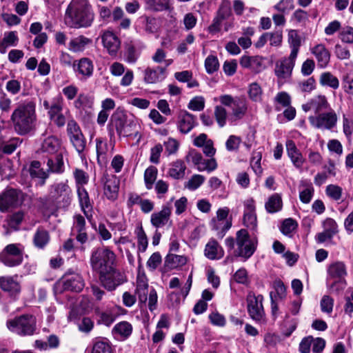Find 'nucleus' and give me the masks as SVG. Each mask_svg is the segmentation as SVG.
<instances>
[{
    "label": "nucleus",
    "instance_id": "obj_1",
    "mask_svg": "<svg viewBox=\"0 0 353 353\" xmlns=\"http://www.w3.org/2000/svg\"><path fill=\"white\" fill-rule=\"evenodd\" d=\"M11 121L17 134L23 136L31 132L37 121L35 101L28 99L19 103L11 115Z\"/></svg>",
    "mask_w": 353,
    "mask_h": 353
},
{
    "label": "nucleus",
    "instance_id": "obj_2",
    "mask_svg": "<svg viewBox=\"0 0 353 353\" xmlns=\"http://www.w3.org/2000/svg\"><path fill=\"white\" fill-rule=\"evenodd\" d=\"M94 14L88 0H72L68 6L64 21L70 28H80L90 26Z\"/></svg>",
    "mask_w": 353,
    "mask_h": 353
},
{
    "label": "nucleus",
    "instance_id": "obj_3",
    "mask_svg": "<svg viewBox=\"0 0 353 353\" xmlns=\"http://www.w3.org/2000/svg\"><path fill=\"white\" fill-rule=\"evenodd\" d=\"M111 123L115 128L119 136L138 137V141L141 135L137 130V124L135 120L128 119L123 109L118 108L111 116Z\"/></svg>",
    "mask_w": 353,
    "mask_h": 353
},
{
    "label": "nucleus",
    "instance_id": "obj_4",
    "mask_svg": "<svg viewBox=\"0 0 353 353\" xmlns=\"http://www.w3.org/2000/svg\"><path fill=\"white\" fill-rule=\"evenodd\" d=\"M117 256L108 247L98 248L92 252L90 263L93 271L100 273L115 266Z\"/></svg>",
    "mask_w": 353,
    "mask_h": 353
},
{
    "label": "nucleus",
    "instance_id": "obj_5",
    "mask_svg": "<svg viewBox=\"0 0 353 353\" xmlns=\"http://www.w3.org/2000/svg\"><path fill=\"white\" fill-rule=\"evenodd\" d=\"M236 250L235 255L243 259L246 261L255 252L258 239L256 236H250L247 230L241 229L236 233Z\"/></svg>",
    "mask_w": 353,
    "mask_h": 353
},
{
    "label": "nucleus",
    "instance_id": "obj_6",
    "mask_svg": "<svg viewBox=\"0 0 353 353\" xmlns=\"http://www.w3.org/2000/svg\"><path fill=\"white\" fill-rule=\"evenodd\" d=\"M10 331L19 336H32L37 330L36 318L30 314H23L6 322Z\"/></svg>",
    "mask_w": 353,
    "mask_h": 353
},
{
    "label": "nucleus",
    "instance_id": "obj_7",
    "mask_svg": "<svg viewBox=\"0 0 353 353\" xmlns=\"http://www.w3.org/2000/svg\"><path fill=\"white\" fill-rule=\"evenodd\" d=\"M135 294L138 296L141 305H145L148 299L149 310L153 311L156 309L157 303V292L153 288L149 290L148 279L144 273H139L137 275Z\"/></svg>",
    "mask_w": 353,
    "mask_h": 353
},
{
    "label": "nucleus",
    "instance_id": "obj_8",
    "mask_svg": "<svg viewBox=\"0 0 353 353\" xmlns=\"http://www.w3.org/2000/svg\"><path fill=\"white\" fill-rule=\"evenodd\" d=\"M24 247L20 243H10L2 250L1 263L9 268L20 265L23 261Z\"/></svg>",
    "mask_w": 353,
    "mask_h": 353
},
{
    "label": "nucleus",
    "instance_id": "obj_9",
    "mask_svg": "<svg viewBox=\"0 0 353 353\" xmlns=\"http://www.w3.org/2000/svg\"><path fill=\"white\" fill-rule=\"evenodd\" d=\"M26 194L19 189L7 188L0 194V210L5 212L10 208H17L23 203Z\"/></svg>",
    "mask_w": 353,
    "mask_h": 353
},
{
    "label": "nucleus",
    "instance_id": "obj_10",
    "mask_svg": "<svg viewBox=\"0 0 353 353\" xmlns=\"http://www.w3.org/2000/svg\"><path fill=\"white\" fill-rule=\"evenodd\" d=\"M72 190L67 181L55 183L49 189L50 199L59 205H68L71 200Z\"/></svg>",
    "mask_w": 353,
    "mask_h": 353
},
{
    "label": "nucleus",
    "instance_id": "obj_11",
    "mask_svg": "<svg viewBox=\"0 0 353 353\" xmlns=\"http://www.w3.org/2000/svg\"><path fill=\"white\" fill-rule=\"evenodd\" d=\"M66 132L70 143L78 154L81 155L86 147V139L80 126L74 119L69 120L67 123Z\"/></svg>",
    "mask_w": 353,
    "mask_h": 353
},
{
    "label": "nucleus",
    "instance_id": "obj_12",
    "mask_svg": "<svg viewBox=\"0 0 353 353\" xmlns=\"http://www.w3.org/2000/svg\"><path fill=\"white\" fill-rule=\"evenodd\" d=\"M99 278L101 285L108 291L114 290L126 281L125 274L116 269L115 266L99 273Z\"/></svg>",
    "mask_w": 353,
    "mask_h": 353
},
{
    "label": "nucleus",
    "instance_id": "obj_13",
    "mask_svg": "<svg viewBox=\"0 0 353 353\" xmlns=\"http://www.w3.org/2000/svg\"><path fill=\"white\" fill-rule=\"evenodd\" d=\"M263 301V296L261 294L256 296L250 292L247 296L248 314L256 322L262 321L265 317Z\"/></svg>",
    "mask_w": 353,
    "mask_h": 353
},
{
    "label": "nucleus",
    "instance_id": "obj_14",
    "mask_svg": "<svg viewBox=\"0 0 353 353\" xmlns=\"http://www.w3.org/2000/svg\"><path fill=\"white\" fill-rule=\"evenodd\" d=\"M308 120L311 125L315 128L331 130L336 124L337 116L335 112L332 110L316 116H310Z\"/></svg>",
    "mask_w": 353,
    "mask_h": 353
},
{
    "label": "nucleus",
    "instance_id": "obj_15",
    "mask_svg": "<svg viewBox=\"0 0 353 353\" xmlns=\"http://www.w3.org/2000/svg\"><path fill=\"white\" fill-rule=\"evenodd\" d=\"M59 285H61L63 290L73 292H80L84 288V280L79 273L69 270L59 281Z\"/></svg>",
    "mask_w": 353,
    "mask_h": 353
},
{
    "label": "nucleus",
    "instance_id": "obj_16",
    "mask_svg": "<svg viewBox=\"0 0 353 353\" xmlns=\"http://www.w3.org/2000/svg\"><path fill=\"white\" fill-rule=\"evenodd\" d=\"M0 289L6 292L11 298L17 299L21 292V286L18 281V276H0Z\"/></svg>",
    "mask_w": 353,
    "mask_h": 353
},
{
    "label": "nucleus",
    "instance_id": "obj_17",
    "mask_svg": "<svg viewBox=\"0 0 353 353\" xmlns=\"http://www.w3.org/2000/svg\"><path fill=\"white\" fill-rule=\"evenodd\" d=\"M244 211L243 221L245 226L252 230H256L257 219L256 214L255 201L252 198L248 199L243 202Z\"/></svg>",
    "mask_w": 353,
    "mask_h": 353
},
{
    "label": "nucleus",
    "instance_id": "obj_18",
    "mask_svg": "<svg viewBox=\"0 0 353 353\" xmlns=\"http://www.w3.org/2000/svg\"><path fill=\"white\" fill-rule=\"evenodd\" d=\"M296 57H292L290 54L288 57L282 58L276 61L274 72L279 79H285L291 76Z\"/></svg>",
    "mask_w": 353,
    "mask_h": 353
},
{
    "label": "nucleus",
    "instance_id": "obj_19",
    "mask_svg": "<svg viewBox=\"0 0 353 353\" xmlns=\"http://www.w3.org/2000/svg\"><path fill=\"white\" fill-rule=\"evenodd\" d=\"M103 181L104 194L110 200H116L119 194V179L115 175L106 174L103 176Z\"/></svg>",
    "mask_w": 353,
    "mask_h": 353
},
{
    "label": "nucleus",
    "instance_id": "obj_20",
    "mask_svg": "<svg viewBox=\"0 0 353 353\" xmlns=\"http://www.w3.org/2000/svg\"><path fill=\"white\" fill-rule=\"evenodd\" d=\"M103 47L107 49L108 53L116 55L121 46V41L119 37L112 31L107 30L101 36Z\"/></svg>",
    "mask_w": 353,
    "mask_h": 353
},
{
    "label": "nucleus",
    "instance_id": "obj_21",
    "mask_svg": "<svg viewBox=\"0 0 353 353\" xmlns=\"http://www.w3.org/2000/svg\"><path fill=\"white\" fill-rule=\"evenodd\" d=\"M172 208L169 205H163L159 212H154L151 215V224L157 228H162L170 223Z\"/></svg>",
    "mask_w": 353,
    "mask_h": 353
},
{
    "label": "nucleus",
    "instance_id": "obj_22",
    "mask_svg": "<svg viewBox=\"0 0 353 353\" xmlns=\"http://www.w3.org/2000/svg\"><path fill=\"white\" fill-rule=\"evenodd\" d=\"M329 103L325 96L318 95L312 98L306 103L302 105V109L305 112L313 110L316 114H319L321 112L328 108Z\"/></svg>",
    "mask_w": 353,
    "mask_h": 353
},
{
    "label": "nucleus",
    "instance_id": "obj_23",
    "mask_svg": "<svg viewBox=\"0 0 353 353\" xmlns=\"http://www.w3.org/2000/svg\"><path fill=\"white\" fill-rule=\"evenodd\" d=\"M85 220L81 214H76L74 216V222L72 228V234L77 232L76 239L81 244L87 242L88 236L86 232Z\"/></svg>",
    "mask_w": 353,
    "mask_h": 353
},
{
    "label": "nucleus",
    "instance_id": "obj_24",
    "mask_svg": "<svg viewBox=\"0 0 353 353\" xmlns=\"http://www.w3.org/2000/svg\"><path fill=\"white\" fill-rule=\"evenodd\" d=\"M196 125V118L193 114L184 112L179 116L177 128L182 134L189 133Z\"/></svg>",
    "mask_w": 353,
    "mask_h": 353
},
{
    "label": "nucleus",
    "instance_id": "obj_25",
    "mask_svg": "<svg viewBox=\"0 0 353 353\" xmlns=\"http://www.w3.org/2000/svg\"><path fill=\"white\" fill-rule=\"evenodd\" d=\"M286 150L288 156L290 159L295 168H301L305 161L301 152L297 149L294 142L292 140H288L286 142Z\"/></svg>",
    "mask_w": 353,
    "mask_h": 353
},
{
    "label": "nucleus",
    "instance_id": "obj_26",
    "mask_svg": "<svg viewBox=\"0 0 353 353\" xmlns=\"http://www.w3.org/2000/svg\"><path fill=\"white\" fill-rule=\"evenodd\" d=\"M310 51L315 57L319 67L324 68L327 65L330 59V53L325 45L322 43L317 44L312 48Z\"/></svg>",
    "mask_w": 353,
    "mask_h": 353
},
{
    "label": "nucleus",
    "instance_id": "obj_27",
    "mask_svg": "<svg viewBox=\"0 0 353 353\" xmlns=\"http://www.w3.org/2000/svg\"><path fill=\"white\" fill-rule=\"evenodd\" d=\"M74 70L82 76V79H87L92 75L94 65L90 59L82 58L74 64Z\"/></svg>",
    "mask_w": 353,
    "mask_h": 353
},
{
    "label": "nucleus",
    "instance_id": "obj_28",
    "mask_svg": "<svg viewBox=\"0 0 353 353\" xmlns=\"http://www.w3.org/2000/svg\"><path fill=\"white\" fill-rule=\"evenodd\" d=\"M166 77V69L163 67H157L156 69L148 68L144 72V81L147 83H156L161 81Z\"/></svg>",
    "mask_w": 353,
    "mask_h": 353
},
{
    "label": "nucleus",
    "instance_id": "obj_29",
    "mask_svg": "<svg viewBox=\"0 0 353 353\" xmlns=\"http://www.w3.org/2000/svg\"><path fill=\"white\" fill-rule=\"evenodd\" d=\"M205 256L210 260H216L222 258L224 251L222 247L214 239H211L205 245Z\"/></svg>",
    "mask_w": 353,
    "mask_h": 353
},
{
    "label": "nucleus",
    "instance_id": "obj_30",
    "mask_svg": "<svg viewBox=\"0 0 353 353\" xmlns=\"http://www.w3.org/2000/svg\"><path fill=\"white\" fill-rule=\"evenodd\" d=\"M231 109L232 113L230 115L229 120L233 123L241 119L245 115L248 107L245 101L239 99Z\"/></svg>",
    "mask_w": 353,
    "mask_h": 353
},
{
    "label": "nucleus",
    "instance_id": "obj_31",
    "mask_svg": "<svg viewBox=\"0 0 353 353\" xmlns=\"http://www.w3.org/2000/svg\"><path fill=\"white\" fill-rule=\"evenodd\" d=\"M97 161L102 165L107 161L109 147L105 139L99 137L95 139Z\"/></svg>",
    "mask_w": 353,
    "mask_h": 353
},
{
    "label": "nucleus",
    "instance_id": "obj_32",
    "mask_svg": "<svg viewBox=\"0 0 353 353\" xmlns=\"http://www.w3.org/2000/svg\"><path fill=\"white\" fill-rule=\"evenodd\" d=\"M288 41L291 49V57H297L301 45V38L296 30H290L288 34Z\"/></svg>",
    "mask_w": 353,
    "mask_h": 353
},
{
    "label": "nucleus",
    "instance_id": "obj_33",
    "mask_svg": "<svg viewBox=\"0 0 353 353\" xmlns=\"http://www.w3.org/2000/svg\"><path fill=\"white\" fill-rule=\"evenodd\" d=\"M92 40L83 35L72 39L68 43V50L74 52L83 51Z\"/></svg>",
    "mask_w": 353,
    "mask_h": 353
},
{
    "label": "nucleus",
    "instance_id": "obj_34",
    "mask_svg": "<svg viewBox=\"0 0 353 353\" xmlns=\"http://www.w3.org/2000/svg\"><path fill=\"white\" fill-rule=\"evenodd\" d=\"M29 172L32 178L41 180V185L45 184L46 179L48 178V174L41 168V163L38 161H33L29 168Z\"/></svg>",
    "mask_w": 353,
    "mask_h": 353
},
{
    "label": "nucleus",
    "instance_id": "obj_35",
    "mask_svg": "<svg viewBox=\"0 0 353 353\" xmlns=\"http://www.w3.org/2000/svg\"><path fill=\"white\" fill-rule=\"evenodd\" d=\"M19 41L17 34L14 31H10L4 34L2 41L0 42V53L5 54L8 47L17 46Z\"/></svg>",
    "mask_w": 353,
    "mask_h": 353
},
{
    "label": "nucleus",
    "instance_id": "obj_36",
    "mask_svg": "<svg viewBox=\"0 0 353 353\" xmlns=\"http://www.w3.org/2000/svg\"><path fill=\"white\" fill-rule=\"evenodd\" d=\"M60 147V141L54 136H50L44 139L41 144V150L43 152L54 154Z\"/></svg>",
    "mask_w": 353,
    "mask_h": 353
},
{
    "label": "nucleus",
    "instance_id": "obj_37",
    "mask_svg": "<svg viewBox=\"0 0 353 353\" xmlns=\"http://www.w3.org/2000/svg\"><path fill=\"white\" fill-rule=\"evenodd\" d=\"M186 166L183 161L177 160L173 162L169 169L168 174L174 179H183L185 176Z\"/></svg>",
    "mask_w": 353,
    "mask_h": 353
},
{
    "label": "nucleus",
    "instance_id": "obj_38",
    "mask_svg": "<svg viewBox=\"0 0 353 353\" xmlns=\"http://www.w3.org/2000/svg\"><path fill=\"white\" fill-rule=\"evenodd\" d=\"M283 202L281 197L278 194H272L265 203V210L269 213H275L282 208Z\"/></svg>",
    "mask_w": 353,
    "mask_h": 353
},
{
    "label": "nucleus",
    "instance_id": "obj_39",
    "mask_svg": "<svg viewBox=\"0 0 353 353\" xmlns=\"http://www.w3.org/2000/svg\"><path fill=\"white\" fill-rule=\"evenodd\" d=\"M145 8L152 12H163L170 8V0H146Z\"/></svg>",
    "mask_w": 353,
    "mask_h": 353
},
{
    "label": "nucleus",
    "instance_id": "obj_40",
    "mask_svg": "<svg viewBox=\"0 0 353 353\" xmlns=\"http://www.w3.org/2000/svg\"><path fill=\"white\" fill-rule=\"evenodd\" d=\"M77 193L81 209L83 211L84 214L87 216V218H88V212L91 208V203L88 193L83 187H78Z\"/></svg>",
    "mask_w": 353,
    "mask_h": 353
},
{
    "label": "nucleus",
    "instance_id": "obj_41",
    "mask_svg": "<svg viewBox=\"0 0 353 353\" xmlns=\"http://www.w3.org/2000/svg\"><path fill=\"white\" fill-rule=\"evenodd\" d=\"M50 241V235L47 230L38 228L34 235L33 242L38 248H43Z\"/></svg>",
    "mask_w": 353,
    "mask_h": 353
},
{
    "label": "nucleus",
    "instance_id": "obj_42",
    "mask_svg": "<svg viewBox=\"0 0 353 353\" xmlns=\"http://www.w3.org/2000/svg\"><path fill=\"white\" fill-rule=\"evenodd\" d=\"M112 332L123 339H126L132 332V326L128 321H121L114 325Z\"/></svg>",
    "mask_w": 353,
    "mask_h": 353
},
{
    "label": "nucleus",
    "instance_id": "obj_43",
    "mask_svg": "<svg viewBox=\"0 0 353 353\" xmlns=\"http://www.w3.org/2000/svg\"><path fill=\"white\" fill-rule=\"evenodd\" d=\"M186 258L182 255L170 253L165 260V265L170 269H174L186 263Z\"/></svg>",
    "mask_w": 353,
    "mask_h": 353
},
{
    "label": "nucleus",
    "instance_id": "obj_44",
    "mask_svg": "<svg viewBox=\"0 0 353 353\" xmlns=\"http://www.w3.org/2000/svg\"><path fill=\"white\" fill-rule=\"evenodd\" d=\"M137 238L138 251L145 252L148 245V241L142 225H139L135 230Z\"/></svg>",
    "mask_w": 353,
    "mask_h": 353
},
{
    "label": "nucleus",
    "instance_id": "obj_45",
    "mask_svg": "<svg viewBox=\"0 0 353 353\" xmlns=\"http://www.w3.org/2000/svg\"><path fill=\"white\" fill-rule=\"evenodd\" d=\"M47 165L50 172L56 173L62 172L64 168L63 156L58 154L54 158L49 159Z\"/></svg>",
    "mask_w": 353,
    "mask_h": 353
},
{
    "label": "nucleus",
    "instance_id": "obj_46",
    "mask_svg": "<svg viewBox=\"0 0 353 353\" xmlns=\"http://www.w3.org/2000/svg\"><path fill=\"white\" fill-rule=\"evenodd\" d=\"M328 274L333 278H341L346 275L345 265L342 262H336L330 265Z\"/></svg>",
    "mask_w": 353,
    "mask_h": 353
},
{
    "label": "nucleus",
    "instance_id": "obj_47",
    "mask_svg": "<svg viewBox=\"0 0 353 353\" xmlns=\"http://www.w3.org/2000/svg\"><path fill=\"white\" fill-rule=\"evenodd\" d=\"M261 64V59L259 57H250L244 55L240 59V65L244 68L255 70L257 66Z\"/></svg>",
    "mask_w": 353,
    "mask_h": 353
},
{
    "label": "nucleus",
    "instance_id": "obj_48",
    "mask_svg": "<svg viewBox=\"0 0 353 353\" xmlns=\"http://www.w3.org/2000/svg\"><path fill=\"white\" fill-rule=\"evenodd\" d=\"M92 353H113V350L109 342L99 340L93 343Z\"/></svg>",
    "mask_w": 353,
    "mask_h": 353
},
{
    "label": "nucleus",
    "instance_id": "obj_49",
    "mask_svg": "<svg viewBox=\"0 0 353 353\" xmlns=\"http://www.w3.org/2000/svg\"><path fill=\"white\" fill-rule=\"evenodd\" d=\"M320 83L333 89H337L339 86V79L330 72H324L320 77Z\"/></svg>",
    "mask_w": 353,
    "mask_h": 353
},
{
    "label": "nucleus",
    "instance_id": "obj_50",
    "mask_svg": "<svg viewBox=\"0 0 353 353\" xmlns=\"http://www.w3.org/2000/svg\"><path fill=\"white\" fill-rule=\"evenodd\" d=\"M93 101L88 94L81 93L74 101V104L76 108L85 110L92 107Z\"/></svg>",
    "mask_w": 353,
    "mask_h": 353
},
{
    "label": "nucleus",
    "instance_id": "obj_51",
    "mask_svg": "<svg viewBox=\"0 0 353 353\" xmlns=\"http://www.w3.org/2000/svg\"><path fill=\"white\" fill-rule=\"evenodd\" d=\"M205 178L201 174H194L191 178L185 183V188L194 191L198 189L205 181Z\"/></svg>",
    "mask_w": 353,
    "mask_h": 353
},
{
    "label": "nucleus",
    "instance_id": "obj_52",
    "mask_svg": "<svg viewBox=\"0 0 353 353\" xmlns=\"http://www.w3.org/2000/svg\"><path fill=\"white\" fill-rule=\"evenodd\" d=\"M216 121L220 128H223L226 124L228 112L225 108L221 105H216L214 112Z\"/></svg>",
    "mask_w": 353,
    "mask_h": 353
},
{
    "label": "nucleus",
    "instance_id": "obj_53",
    "mask_svg": "<svg viewBox=\"0 0 353 353\" xmlns=\"http://www.w3.org/2000/svg\"><path fill=\"white\" fill-rule=\"evenodd\" d=\"M157 169L154 166L148 168L144 173V181L146 188L150 190L157 179Z\"/></svg>",
    "mask_w": 353,
    "mask_h": 353
},
{
    "label": "nucleus",
    "instance_id": "obj_54",
    "mask_svg": "<svg viewBox=\"0 0 353 353\" xmlns=\"http://www.w3.org/2000/svg\"><path fill=\"white\" fill-rule=\"evenodd\" d=\"M262 89L261 86L256 82L252 83L249 85L248 94L250 98L254 101H259L261 99Z\"/></svg>",
    "mask_w": 353,
    "mask_h": 353
},
{
    "label": "nucleus",
    "instance_id": "obj_55",
    "mask_svg": "<svg viewBox=\"0 0 353 353\" xmlns=\"http://www.w3.org/2000/svg\"><path fill=\"white\" fill-rule=\"evenodd\" d=\"M342 87L346 94L353 96V72L347 73L343 76Z\"/></svg>",
    "mask_w": 353,
    "mask_h": 353
},
{
    "label": "nucleus",
    "instance_id": "obj_56",
    "mask_svg": "<svg viewBox=\"0 0 353 353\" xmlns=\"http://www.w3.org/2000/svg\"><path fill=\"white\" fill-rule=\"evenodd\" d=\"M339 37L343 43H353V27L343 28L339 32Z\"/></svg>",
    "mask_w": 353,
    "mask_h": 353
},
{
    "label": "nucleus",
    "instance_id": "obj_57",
    "mask_svg": "<svg viewBox=\"0 0 353 353\" xmlns=\"http://www.w3.org/2000/svg\"><path fill=\"white\" fill-rule=\"evenodd\" d=\"M217 168V163L214 158L209 159H203L201 163L198 167L200 172L206 171L208 173L215 170Z\"/></svg>",
    "mask_w": 353,
    "mask_h": 353
},
{
    "label": "nucleus",
    "instance_id": "obj_58",
    "mask_svg": "<svg viewBox=\"0 0 353 353\" xmlns=\"http://www.w3.org/2000/svg\"><path fill=\"white\" fill-rule=\"evenodd\" d=\"M320 306L323 312L330 314L333 310L334 299L328 295H324L321 300Z\"/></svg>",
    "mask_w": 353,
    "mask_h": 353
},
{
    "label": "nucleus",
    "instance_id": "obj_59",
    "mask_svg": "<svg viewBox=\"0 0 353 353\" xmlns=\"http://www.w3.org/2000/svg\"><path fill=\"white\" fill-rule=\"evenodd\" d=\"M219 61L215 56L210 55L205 61V67L208 74H212L219 68Z\"/></svg>",
    "mask_w": 353,
    "mask_h": 353
},
{
    "label": "nucleus",
    "instance_id": "obj_60",
    "mask_svg": "<svg viewBox=\"0 0 353 353\" xmlns=\"http://www.w3.org/2000/svg\"><path fill=\"white\" fill-rule=\"evenodd\" d=\"M185 159L188 163H192L198 168L203 158L201 154L194 149L190 150L186 155Z\"/></svg>",
    "mask_w": 353,
    "mask_h": 353
},
{
    "label": "nucleus",
    "instance_id": "obj_61",
    "mask_svg": "<svg viewBox=\"0 0 353 353\" xmlns=\"http://www.w3.org/2000/svg\"><path fill=\"white\" fill-rule=\"evenodd\" d=\"M268 41L271 46H280L283 41V33L281 30L268 32Z\"/></svg>",
    "mask_w": 353,
    "mask_h": 353
},
{
    "label": "nucleus",
    "instance_id": "obj_62",
    "mask_svg": "<svg viewBox=\"0 0 353 353\" xmlns=\"http://www.w3.org/2000/svg\"><path fill=\"white\" fill-rule=\"evenodd\" d=\"M327 195L335 201L341 198L342 188L336 185H328L325 190Z\"/></svg>",
    "mask_w": 353,
    "mask_h": 353
},
{
    "label": "nucleus",
    "instance_id": "obj_63",
    "mask_svg": "<svg viewBox=\"0 0 353 353\" xmlns=\"http://www.w3.org/2000/svg\"><path fill=\"white\" fill-rule=\"evenodd\" d=\"M21 143L22 140L19 138L12 139L2 147V151L5 154H10L21 144Z\"/></svg>",
    "mask_w": 353,
    "mask_h": 353
},
{
    "label": "nucleus",
    "instance_id": "obj_64",
    "mask_svg": "<svg viewBox=\"0 0 353 353\" xmlns=\"http://www.w3.org/2000/svg\"><path fill=\"white\" fill-rule=\"evenodd\" d=\"M296 227V222L293 219L289 218L283 221L281 230L283 234L288 235L295 230Z\"/></svg>",
    "mask_w": 353,
    "mask_h": 353
}]
</instances>
